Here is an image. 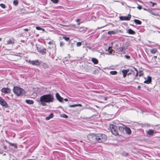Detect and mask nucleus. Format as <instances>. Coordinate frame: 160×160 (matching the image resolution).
Returning a JSON list of instances; mask_svg holds the SVG:
<instances>
[{
    "mask_svg": "<svg viewBox=\"0 0 160 160\" xmlns=\"http://www.w3.org/2000/svg\"><path fill=\"white\" fill-rule=\"evenodd\" d=\"M54 100L52 94H48L43 95L40 97L39 101L42 106H46V103L53 102Z\"/></svg>",
    "mask_w": 160,
    "mask_h": 160,
    "instance_id": "f257e3e1",
    "label": "nucleus"
},
{
    "mask_svg": "<svg viewBox=\"0 0 160 160\" xmlns=\"http://www.w3.org/2000/svg\"><path fill=\"white\" fill-rule=\"evenodd\" d=\"M13 91L14 93L17 96L22 95L25 93V91L23 89L18 87H14Z\"/></svg>",
    "mask_w": 160,
    "mask_h": 160,
    "instance_id": "f03ea898",
    "label": "nucleus"
},
{
    "mask_svg": "<svg viewBox=\"0 0 160 160\" xmlns=\"http://www.w3.org/2000/svg\"><path fill=\"white\" fill-rule=\"evenodd\" d=\"M107 139V136L104 134L99 133L97 134L96 142H105Z\"/></svg>",
    "mask_w": 160,
    "mask_h": 160,
    "instance_id": "7ed1b4c3",
    "label": "nucleus"
},
{
    "mask_svg": "<svg viewBox=\"0 0 160 160\" xmlns=\"http://www.w3.org/2000/svg\"><path fill=\"white\" fill-rule=\"evenodd\" d=\"M109 128L113 134L115 136H117L118 135V128L117 126L113 124H111L109 126Z\"/></svg>",
    "mask_w": 160,
    "mask_h": 160,
    "instance_id": "20e7f679",
    "label": "nucleus"
},
{
    "mask_svg": "<svg viewBox=\"0 0 160 160\" xmlns=\"http://www.w3.org/2000/svg\"><path fill=\"white\" fill-rule=\"evenodd\" d=\"M97 134H90L87 135V138L89 141L93 142H96Z\"/></svg>",
    "mask_w": 160,
    "mask_h": 160,
    "instance_id": "39448f33",
    "label": "nucleus"
},
{
    "mask_svg": "<svg viewBox=\"0 0 160 160\" xmlns=\"http://www.w3.org/2000/svg\"><path fill=\"white\" fill-rule=\"evenodd\" d=\"M0 104L6 108H8V106L7 102L2 97H0Z\"/></svg>",
    "mask_w": 160,
    "mask_h": 160,
    "instance_id": "423d86ee",
    "label": "nucleus"
},
{
    "mask_svg": "<svg viewBox=\"0 0 160 160\" xmlns=\"http://www.w3.org/2000/svg\"><path fill=\"white\" fill-rule=\"evenodd\" d=\"M131 17L130 14H128V16H121L119 17V18L121 21H129L130 20Z\"/></svg>",
    "mask_w": 160,
    "mask_h": 160,
    "instance_id": "0eeeda50",
    "label": "nucleus"
},
{
    "mask_svg": "<svg viewBox=\"0 0 160 160\" xmlns=\"http://www.w3.org/2000/svg\"><path fill=\"white\" fill-rule=\"evenodd\" d=\"M1 92L5 94L9 93L10 92L11 90L10 89L7 88H3L1 90Z\"/></svg>",
    "mask_w": 160,
    "mask_h": 160,
    "instance_id": "6e6552de",
    "label": "nucleus"
},
{
    "mask_svg": "<svg viewBox=\"0 0 160 160\" xmlns=\"http://www.w3.org/2000/svg\"><path fill=\"white\" fill-rule=\"evenodd\" d=\"M15 43L14 40L13 38L9 39L6 42L5 45L13 44Z\"/></svg>",
    "mask_w": 160,
    "mask_h": 160,
    "instance_id": "1a4fd4ad",
    "label": "nucleus"
},
{
    "mask_svg": "<svg viewBox=\"0 0 160 160\" xmlns=\"http://www.w3.org/2000/svg\"><path fill=\"white\" fill-rule=\"evenodd\" d=\"M30 64H32L33 65H39L40 64V62L38 60H33L32 61H29Z\"/></svg>",
    "mask_w": 160,
    "mask_h": 160,
    "instance_id": "9d476101",
    "label": "nucleus"
},
{
    "mask_svg": "<svg viewBox=\"0 0 160 160\" xmlns=\"http://www.w3.org/2000/svg\"><path fill=\"white\" fill-rule=\"evenodd\" d=\"M37 50L39 52L42 54L46 53L47 50L46 48L39 49L37 48Z\"/></svg>",
    "mask_w": 160,
    "mask_h": 160,
    "instance_id": "9b49d317",
    "label": "nucleus"
},
{
    "mask_svg": "<svg viewBox=\"0 0 160 160\" xmlns=\"http://www.w3.org/2000/svg\"><path fill=\"white\" fill-rule=\"evenodd\" d=\"M56 97L57 99L60 102H62L63 101V98L61 97L58 93L56 94Z\"/></svg>",
    "mask_w": 160,
    "mask_h": 160,
    "instance_id": "f8f14e48",
    "label": "nucleus"
},
{
    "mask_svg": "<svg viewBox=\"0 0 160 160\" xmlns=\"http://www.w3.org/2000/svg\"><path fill=\"white\" fill-rule=\"evenodd\" d=\"M125 130L126 132L128 134H130L131 133V131L129 128L126 127Z\"/></svg>",
    "mask_w": 160,
    "mask_h": 160,
    "instance_id": "ddd939ff",
    "label": "nucleus"
},
{
    "mask_svg": "<svg viewBox=\"0 0 160 160\" xmlns=\"http://www.w3.org/2000/svg\"><path fill=\"white\" fill-rule=\"evenodd\" d=\"M129 70L128 69L123 70L122 71V72L123 74V77L124 78L126 77L127 73L129 72Z\"/></svg>",
    "mask_w": 160,
    "mask_h": 160,
    "instance_id": "4468645a",
    "label": "nucleus"
},
{
    "mask_svg": "<svg viewBox=\"0 0 160 160\" xmlns=\"http://www.w3.org/2000/svg\"><path fill=\"white\" fill-rule=\"evenodd\" d=\"M147 133L149 135L151 136L154 133V131L153 130L149 129L147 131Z\"/></svg>",
    "mask_w": 160,
    "mask_h": 160,
    "instance_id": "2eb2a0df",
    "label": "nucleus"
},
{
    "mask_svg": "<svg viewBox=\"0 0 160 160\" xmlns=\"http://www.w3.org/2000/svg\"><path fill=\"white\" fill-rule=\"evenodd\" d=\"M151 81V78L149 76L148 77L147 80H145L144 82L145 83L149 84Z\"/></svg>",
    "mask_w": 160,
    "mask_h": 160,
    "instance_id": "dca6fc26",
    "label": "nucleus"
},
{
    "mask_svg": "<svg viewBox=\"0 0 160 160\" xmlns=\"http://www.w3.org/2000/svg\"><path fill=\"white\" fill-rule=\"evenodd\" d=\"M5 142H6L9 144L10 145H11L12 146L14 147L15 148L17 149V147L16 144L11 143V142H9L7 140H5Z\"/></svg>",
    "mask_w": 160,
    "mask_h": 160,
    "instance_id": "f3484780",
    "label": "nucleus"
},
{
    "mask_svg": "<svg viewBox=\"0 0 160 160\" xmlns=\"http://www.w3.org/2000/svg\"><path fill=\"white\" fill-rule=\"evenodd\" d=\"M118 32V31H108V33L109 34L112 35V34H115Z\"/></svg>",
    "mask_w": 160,
    "mask_h": 160,
    "instance_id": "a211bd4d",
    "label": "nucleus"
},
{
    "mask_svg": "<svg viewBox=\"0 0 160 160\" xmlns=\"http://www.w3.org/2000/svg\"><path fill=\"white\" fill-rule=\"evenodd\" d=\"M53 117V114L52 113H50L48 116L46 117L45 118L46 120H48L50 118H52Z\"/></svg>",
    "mask_w": 160,
    "mask_h": 160,
    "instance_id": "6ab92c4d",
    "label": "nucleus"
},
{
    "mask_svg": "<svg viewBox=\"0 0 160 160\" xmlns=\"http://www.w3.org/2000/svg\"><path fill=\"white\" fill-rule=\"evenodd\" d=\"M158 50L156 48H152L150 50V52L153 54H154L155 53H156L157 52Z\"/></svg>",
    "mask_w": 160,
    "mask_h": 160,
    "instance_id": "aec40b11",
    "label": "nucleus"
},
{
    "mask_svg": "<svg viewBox=\"0 0 160 160\" xmlns=\"http://www.w3.org/2000/svg\"><path fill=\"white\" fill-rule=\"evenodd\" d=\"M128 32L129 34H134L135 33V32L132 30L131 29H129L128 30Z\"/></svg>",
    "mask_w": 160,
    "mask_h": 160,
    "instance_id": "412c9836",
    "label": "nucleus"
},
{
    "mask_svg": "<svg viewBox=\"0 0 160 160\" xmlns=\"http://www.w3.org/2000/svg\"><path fill=\"white\" fill-rule=\"evenodd\" d=\"M91 61L94 64H97L98 63V59L95 58H92Z\"/></svg>",
    "mask_w": 160,
    "mask_h": 160,
    "instance_id": "4be33fe9",
    "label": "nucleus"
},
{
    "mask_svg": "<svg viewBox=\"0 0 160 160\" xmlns=\"http://www.w3.org/2000/svg\"><path fill=\"white\" fill-rule=\"evenodd\" d=\"M26 102L28 104H32L34 103L33 101L29 100H26Z\"/></svg>",
    "mask_w": 160,
    "mask_h": 160,
    "instance_id": "5701e85b",
    "label": "nucleus"
},
{
    "mask_svg": "<svg viewBox=\"0 0 160 160\" xmlns=\"http://www.w3.org/2000/svg\"><path fill=\"white\" fill-rule=\"evenodd\" d=\"M134 22L137 24L140 25L141 24V22L139 20L135 19L134 20Z\"/></svg>",
    "mask_w": 160,
    "mask_h": 160,
    "instance_id": "b1692460",
    "label": "nucleus"
},
{
    "mask_svg": "<svg viewBox=\"0 0 160 160\" xmlns=\"http://www.w3.org/2000/svg\"><path fill=\"white\" fill-rule=\"evenodd\" d=\"M77 106H79V107H82V105L81 104H76L74 105H70L69 106V107L71 108H73L74 107Z\"/></svg>",
    "mask_w": 160,
    "mask_h": 160,
    "instance_id": "393cba45",
    "label": "nucleus"
},
{
    "mask_svg": "<svg viewBox=\"0 0 160 160\" xmlns=\"http://www.w3.org/2000/svg\"><path fill=\"white\" fill-rule=\"evenodd\" d=\"M125 127H126L123 125L119 126H118V129L120 131H122L124 129H125Z\"/></svg>",
    "mask_w": 160,
    "mask_h": 160,
    "instance_id": "a878e982",
    "label": "nucleus"
},
{
    "mask_svg": "<svg viewBox=\"0 0 160 160\" xmlns=\"http://www.w3.org/2000/svg\"><path fill=\"white\" fill-rule=\"evenodd\" d=\"M110 73L112 75H115L117 74V72L116 71H111L110 72Z\"/></svg>",
    "mask_w": 160,
    "mask_h": 160,
    "instance_id": "bb28decb",
    "label": "nucleus"
},
{
    "mask_svg": "<svg viewBox=\"0 0 160 160\" xmlns=\"http://www.w3.org/2000/svg\"><path fill=\"white\" fill-rule=\"evenodd\" d=\"M18 0H14L13 1V4L15 6H17L18 4Z\"/></svg>",
    "mask_w": 160,
    "mask_h": 160,
    "instance_id": "cd10ccee",
    "label": "nucleus"
},
{
    "mask_svg": "<svg viewBox=\"0 0 160 160\" xmlns=\"http://www.w3.org/2000/svg\"><path fill=\"white\" fill-rule=\"evenodd\" d=\"M60 116L62 117L67 118H68V116L65 114H60Z\"/></svg>",
    "mask_w": 160,
    "mask_h": 160,
    "instance_id": "c85d7f7f",
    "label": "nucleus"
},
{
    "mask_svg": "<svg viewBox=\"0 0 160 160\" xmlns=\"http://www.w3.org/2000/svg\"><path fill=\"white\" fill-rule=\"evenodd\" d=\"M36 29L38 30H41L43 31H44L45 30V29L43 28H41L40 27H36Z\"/></svg>",
    "mask_w": 160,
    "mask_h": 160,
    "instance_id": "c756f323",
    "label": "nucleus"
},
{
    "mask_svg": "<svg viewBox=\"0 0 160 160\" xmlns=\"http://www.w3.org/2000/svg\"><path fill=\"white\" fill-rule=\"evenodd\" d=\"M63 39H65L66 41H68L69 39V38L68 37H67L65 36H64L63 37Z\"/></svg>",
    "mask_w": 160,
    "mask_h": 160,
    "instance_id": "7c9ffc66",
    "label": "nucleus"
},
{
    "mask_svg": "<svg viewBox=\"0 0 160 160\" xmlns=\"http://www.w3.org/2000/svg\"><path fill=\"white\" fill-rule=\"evenodd\" d=\"M133 68L136 71V75H135V77H137L138 76V71L134 67H133Z\"/></svg>",
    "mask_w": 160,
    "mask_h": 160,
    "instance_id": "2f4dec72",
    "label": "nucleus"
},
{
    "mask_svg": "<svg viewBox=\"0 0 160 160\" xmlns=\"http://www.w3.org/2000/svg\"><path fill=\"white\" fill-rule=\"evenodd\" d=\"M143 75V73L142 71H140L139 72V77H141Z\"/></svg>",
    "mask_w": 160,
    "mask_h": 160,
    "instance_id": "473e14b6",
    "label": "nucleus"
},
{
    "mask_svg": "<svg viewBox=\"0 0 160 160\" xmlns=\"http://www.w3.org/2000/svg\"><path fill=\"white\" fill-rule=\"evenodd\" d=\"M0 6L3 8H6L5 5L2 3H1L0 4Z\"/></svg>",
    "mask_w": 160,
    "mask_h": 160,
    "instance_id": "72a5a7b5",
    "label": "nucleus"
},
{
    "mask_svg": "<svg viewBox=\"0 0 160 160\" xmlns=\"http://www.w3.org/2000/svg\"><path fill=\"white\" fill-rule=\"evenodd\" d=\"M82 44V42H77L76 45L78 47H80L81 46Z\"/></svg>",
    "mask_w": 160,
    "mask_h": 160,
    "instance_id": "f704fd0d",
    "label": "nucleus"
},
{
    "mask_svg": "<svg viewBox=\"0 0 160 160\" xmlns=\"http://www.w3.org/2000/svg\"><path fill=\"white\" fill-rule=\"evenodd\" d=\"M51 1L54 3H57L58 2V0H51Z\"/></svg>",
    "mask_w": 160,
    "mask_h": 160,
    "instance_id": "c9c22d12",
    "label": "nucleus"
},
{
    "mask_svg": "<svg viewBox=\"0 0 160 160\" xmlns=\"http://www.w3.org/2000/svg\"><path fill=\"white\" fill-rule=\"evenodd\" d=\"M64 43L62 42H60V46L61 47H62V46H63L64 45Z\"/></svg>",
    "mask_w": 160,
    "mask_h": 160,
    "instance_id": "e433bc0d",
    "label": "nucleus"
},
{
    "mask_svg": "<svg viewBox=\"0 0 160 160\" xmlns=\"http://www.w3.org/2000/svg\"><path fill=\"white\" fill-rule=\"evenodd\" d=\"M142 8V6L140 5H138V6L137 7V8L139 10H140Z\"/></svg>",
    "mask_w": 160,
    "mask_h": 160,
    "instance_id": "4c0bfd02",
    "label": "nucleus"
},
{
    "mask_svg": "<svg viewBox=\"0 0 160 160\" xmlns=\"http://www.w3.org/2000/svg\"><path fill=\"white\" fill-rule=\"evenodd\" d=\"M124 57L125 58L128 59H129L130 58V57L128 55H125Z\"/></svg>",
    "mask_w": 160,
    "mask_h": 160,
    "instance_id": "58836bf2",
    "label": "nucleus"
},
{
    "mask_svg": "<svg viewBox=\"0 0 160 160\" xmlns=\"http://www.w3.org/2000/svg\"><path fill=\"white\" fill-rule=\"evenodd\" d=\"M147 11L150 12V13H151L152 14H153V13H152V11L150 9H147Z\"/></svg>",
    "mask_w": 160,
    "mask_h": 160,
    "instance_id": "ea45409f",
    "label": "nucleus"
},
{
    "mask_svg": "<svg viewBox=\"0 0 160 160\" xmlns=\"http://www.w3.org/2000/svg\"><path fill=\"white\" fill-rule=\"evenodd\" d=\"M60 25H61V26H63L66 27H70V25H62V24H60Z\"/></svg>",
    "mask_w": 160,
    "mask_h": 160,
    "instance_id": "a19ab883",
    "label": "nucleus"
},
{
    "mask_svg": "<svg viewBox=\"0 0 160 160\" xmlns=\"http://www.w3.org/2000/svg\"><path fill=\"white\" fill-rule=\"evenodd\" d=\"M71 51H74V49L73 48V46H72V45H71Z\"/></svg>",
    "mask_w": 160,
    "mask_h": 160,
    "instance_id": "79ce46f5",
    "label": "nucleus"
},
{
    "mask_svg": "<svg viewBox=\"0 0 160 160\" xmlns=\"http://www.w3.org/2000/svg\"><path fill=\"white\" fill-rule=\"evenodd\" d=\"M48 43L49 44H50V45H51V44H52V43H53V42H52V41H50L48 42Z\"/></svg>",
    "mask_w": 160,
    "mask_h": 160,
    "instance_id": "37998d69",
    "label": "nucleus"
},
{
    "mask_svg": "<svg viewBox=\"0 0 160 160\" xmlns=\"http://www.w3.org/2000/svg\"><path fill=\"white\" fill-rule=\"evenodd\" d=\"M24 30L25 31H29V30L28 29V28H25V29H24Z\"/></svg>",
    "mask_w": 160,
    "mask_h": 160,
    "instance_id": "c03bdc74",
    "label": "nucleus"
},
{
    "mask_svg": "<svg viewBox=\"0 0 160 160\" xmlns=\"http://www.w3.org/2000/svg\"><path fill=\"white\" fill-rule=\"evenodd\" d=\"M77 22H79L80 21V19H78L76 20Z\"/></svg>",
    "mask_w": 160,
    "mask_h": 160,
    "instance_id": "a18cd8bd",
    "label": "nucleus"
},
{
    "mask_svg": "<svg viewBox=\"0 0 160 160\" xmlns=\"http://www.w3.org/2000/svg\"><path fill=\"white\" fill-rule=\"evenodd\" d=\"M104 99L105 101H106L107 100V97H105L104 98Z\"/></svg>",
    "mask_w": 160,
    "mask_h": 160,
    "instance_id": "49530a36",
    "label": "nucleus"
},
{
    "mask_svg": "<svg viewBox=\"0 0 160 160\" xmlns=\"http://www.w3.org/2000/svg\"><path fill=\"white\" fill-rule=\"evenodd\" d=\"M124 49V48H122L120 50L121 52H122L123 51V49Z\"/></svg>",
    "mask_w": 160,
    "mask_h": 160,
    "instance_id": "de8ad7c7",
    "label": "nucleus"
},
{
    "mask_svg": "<svg viewBox=\"0 0 160 160\" xmlns=\"http://www.w3.org/2000/svg\"><path fill=\"white\" fill-rule=\"evenodd\" d=\"M64 100L65 101H66V102L68 101V99H67V98H65V99H64Z\"/></svg>",
    "mask_w": 160,
    "mask_h": 160,
    "instance_id": "09e8293b",
    "label": "nucleus"
},
{
    "mask_svg": "<svg viewBox=\"0 0 160 160\" xmlns=\"http://www.w3.org/2000/svg\"><path fill=\"white\" fill-rule=\"evenodd\" d=\"M110 47H109V48H108V52H109V51H110V53H111V51H109V50H110Z\"/></svg>",
    "mask_w": 160,
    "mask_h": 160,
    "instance_id": "8fccbe9b",
    "label": "nucleus"
},
{
    "mask_svg": "<svg viewBox=\"0 0 160 160\" xmlns=\"http://www.w3.org/2000/svg\"><path fill=\"white\" fill-rule=\"evenodd\" d=\"M3 148L4 149H7V147L6 146H5L3 147Z\"/></svg>",
    "mask_w": 160,
    "mask_h": 160,
    "instance_id": "3c124183",
    "label": "nucleus"
},
{
    "mask_svg": "<svg viewBox=\"0 0 160 160\" xmlns=\"http://www.w3.org/2000/svg\"><path fill=\"white\" fill-rule=\"evenodd\" d=\"M138 89H140L141 88V87L140 86H139L138 87Z\"/></svg>",
    "mask_w": 160,
    "mask_h": 160,
    "instance_id": "603ef678",
    "label": "nucleus"
},
{
    "mask_svg": "<svg viewBox=\"0 0 160 160\" xmlns=\"http://www.w3.org/2000/svg\"><path fill=\"white\" fill-rule=\"evenodd\" d=\"M154 58H157V56H155L154 57Z\"/></svg>",
    "mask_w": 160,
    "mask_h": 160,
    "instance_id": "864d4df0",
    "label": "nucleus"
},
{
    "mask_svg": "<svg viewBox=\"0 0 160 160\" xmlns=\"http://www.w3.org/2000/svg\"><path fill=\"white\" fill-rule=\"evenodd\" d=\"M143 9H144V10H146V11H147V9L144 8Z\"/></svg>",
    "mask_w": 160,
    "mask_h": 160,
    "instance_id": "5fc2aeb1",
    "label": "nucleus"
},
{
    "mask_svg": "<svg viewBox=\"0 0 160 160\" xmlns=\"http://www.w3.org/2000/svg\"><path fill=\"white\" fill-rule=\"evenodd\" d=\"M80 23L79 22L78 23V25H80Z\"/></svg>",
    "mask_w": 160,
    "mask_h": 160,
    "instance_id": "6e6d98bb",
    "label": "nucleus"
},
{
    "mask_svg": "<svg viewBox=\"0 0 160 160\" xmlns=\"http://www.w3.org/2000/svg\"><path fill=\"white\" fill-rule=\"evenodd\" d=\"M104 27V26L102 27H101V28H102V27Z\"/></svg>",
    "mask_w": 160,
    "mask_h": 160,
    "instance_id": "4d7b16f0",
    "label": "nucleus"
},
{
    "mask_svg": "<svg viewBox=\"0 0 160 160\" xmlns=\"http://www.w3.org/2000/svg\"><path fill=\"white\" fill-rule=\"evenodd\" d=\"M2 39V38H0V41H1Z\"/></svg>",
    "mask_w": 160,
    "mask_h": 160,
    "instance_id": "13d9d810",
    "label": "nucleus"
},
{
    "mask_svg": "<svg viewBox=\"0 0 160 160\" xmlns=\"http://www.w3.org/2000/svg\"><path fill=\"white\" fill-rule=\"evenodd\" d=\"M6 155V154L5 153H4L3 154V155Z\"/></svg>",
    "mask_w": 160,
    "mask_h": 160,
    "instance_id": "bf43d9fd",
    "label": "nucleus"
}]
</instances>
